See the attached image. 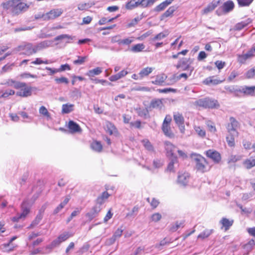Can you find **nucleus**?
Returning <instances> with one entry per match:
<instances>
[{
  "instance_id": "1",
  "label": "nucleus",
  "mask_w": 255,
  "mask_h": 255,
  "mask_svg": "<svg viewBox=\"0 0 255 255\" xmlns=\"http://www.w3.org/2000/svg\"><path fill=\"white\" fill-rule=\"evenodd\" d=\"M195 105L204 108H218L220 107V105L216 100L209 98L197 100L195 102Z\"/></svg>"
},
{
  "instance_id": "2",
  "label": "nucleus",
  "mask_w": 255,
  "mask_h": 255,
  "mask_svg": "<svg viewBox=\"0 0 255 255\" xmlns=\"http://www.w3.org/2000/svg\"><path fill=\"white\" fill-rule=\"evenodd\" d=\"M22 85L21 86L19 90L16 93V96L22 97H27L32 94V89L31 86H28L25 83L21 82Z\"/></svg>"
},
{
  "instance_id": "3",
  "label": "nucleus",
  "mask_w": 255,
  "mask_h": 255,
  "mask_svg": "<svg viewBox=\"0 0 255 255\" xmlns=\"http://www.w3.org/2000/svg\"><path fill=\"white\" fill-rule=\"evenodd\" d=\"M17 50L24 51L23 53L28 56L36 53L35 46L29 43L19 46Z\"/></svg>"
},
{
  "instance_id": "4",
  "label": "nucleus",
  "mask_w": 255,
  "mask_h": 255,
  "mask_svg": "<svg viewBox=\"0 0 255 255\" xmlns=\"http://www.w3.org/2000/svg\"><path fill=\"white\" fill-rule=\"evenodd\" d=\"M63 12L62 8H56L51 10L44 14V20L55 19L60 16Z\"/></svg>"
},
{
  "instance_id": "5",
  "label": "nucleus",
  "mask_w": 255,
  "mask_h": 255,
  "mask_svg": "<svg viewBox=\"0 0 255 255\" xmlns=\"http://www.w3.org/2000/svg\"><path fill=\"white\" fill-rule=\"evenodd\" d=\"M196 162V167L197 170L202 172H204L206 170V165L207 164L206 159L202 156H197L195 158Z\"/></svg>"
},
{
  "instance_id": "6",
  "label": "nucleus",
  "mask_w": 255,
  "mask_h": 255,
  "mask_svg": "<svg viewBox=\"0 0 255 255\" xmlns=\"http://www.w3.org/2000/svg\"><path fill=\"white\" fill-rule=\"evenodd\" d=\"M28 7V6L26 4L23 2H18L17 0H15L12 12L15 14H18L21 12L25 11Z\"/></svg>"
},
{
  "instance_id": "7",
  "label": "nucleus",
  "mask_w": 255,
  "mask_h": 255,
  "mask_svg": "<svg viewBox=\"0 0 255 255\" xmlns=\"http://www.w3.org/2000/svg\"><path fill=\"white\" fill-rule=\"evenodd\" d=\"M101 210V208L99 205L97 204L93 207L91 211L86 215V216L88 218V221L90 222L95 218L98 215Z\"/></svg>"
},
{
  "instance_id": "8",
  "label": "nucleus",
  "mask_w": 255,
  "mask_h": 255,
  "mask_svg": "<svg viewBox=\"0 0 255 255\" xmlns=\"http://www.w3.org/2000/svg\"><path fill=\"white\" fill-rule=\"evenodd\" d=\"M206 155L212 159L215 163H219L221 160L220 154L215 150H208L206 151Z\"/></svg>"
},
{
  "instance_id": "9",
  "label": "nucleus",
  "mask_w": 255,
  "mask_h": 255,
  "mask_svg": "<svg viewBox=\"0 0 255 255\" xmlns=\"http://www.w3.org/2000/svg\"><path fill=\"white\" fill-rule=\"evenodd\" d=\"M164 144L167 156L175 157L174 152L177 150V148L169 141H165Z\"/></svg>"
},
{
  "instance_id": "10",
  "label": "nucleus",
  "mask_w": 255,
  "mask_h": 255,
  "mask_svg": "<svg viewBox=\"0 0 255 255\" xmlns=\"http://www.w3.org/2000/svg\"><path fill=\"white\" fill-rule=\"evenodd\" d=\"M189 174L187 172L180 173L178 176V183L182 186H186L189 181Z\"/></svg>"
},
{
  "instance_id": "11",
  "label": "nucleus",
  "mask_w": 255,
  "mask_h": 255,
  "mask_svg": "<svg viewBox=\"0 0 255 255\" xmlns=\"http://www.w3.org/2000/svg\"><path fill=\"white\" fill-rule=\"evenodd\" d=\"M53 41L52 40H44L38 43L35 46L36 52L48 48L51 45Z\"/></svg>"
},
{
  "instance_id": "12",
  "label": "nucleus",
  "mask_w": 255,
  "mask_h": 255,
  "mask_svg": "<svg viewBox=\"0 0 255 255\" xmlns=\"http://www.w3.org/2000/svg\"><path fill=\"white\" fill-rule=\"evenodd\" d=\"M43 211H41V210L39 211L34 220L32 222L30 226L28 227V229L34 228L39 224L43 218Z\"/></svg>"
},
{
  "instance_id": "13",
  "label": "nucleus",
  "mask_w": 255,
  "mask_h": 255,
  "mask_svg": "<svg viewBox=\"0 0 255 255\" xmlns=\"http://www.w3.org/2000/svg\"><path fill=\"white\" fill-rule=\"evenodd\" d=\"M105 130L107 132L112 135L117 133V129L113 124L110 122H106L105 123Z\"/></svg>"
},
{
  "instance_id": "14",
  "label": "nucleus",
  "mask_w": 255,
  "mask_h": 255,
  "mask_svg": "<svg viewBox=\"0 0 255 255\" xmlns=\"http://www.w3.org/2000/svg\"><path fill=\"white\" fill-rule=\"evenodd\" d=\"M235 5L232 0H228L226 1L222 6V9L225 13L231 11L234 8Z\"/></svg>"
},
{
  "instance_id": "15",
  "label": "nucleus",
  "mask_w": 255,
  "mask_h": 255,
  "mask_svg": "<svg viewBox=\"0 0 255 255\" xmlns=\"http://www.w3.org/2000/svg\"><path fill=\"white\" fill-rule=\"evenodd\" d=\"M219 3V0L217 1H213L212 3L208 4V5L202 10V13L204 14H206L209 12L213 11L218 6Z\"/></svg>"
},
{
  "instance_id": "16",
  "label": "nucleus",
  "mask_w": 255,
  "mask_h": 255,
  "mask_svg": "<svg viewBox=\"0 0 255 255\" xmlns=\"http://www.w3.org/2000/svg\"><path fill=\"white\" fill-rule=\"evenodd\" d=\"M128 73V72L125 70H123L120 72L119 73L111 76L109 78V80L112 82L116 81L123 77H124L126 75H127Z\"/></svg>"
},
{
  "instance_id": "17",
  "label": "nucleus",
  "mask_w": 255,
  "mask_h": 255,
  "mask_svg": "<svg viewBox=\"0 0 255 255\" xmlns=\"http://www.w3.org/2000/svg\"><path fill=\"white\" fill-rule=\"evenodd\" d=\"M68 128L71 132H79L82 131L80 126L75 122L70 121L68 123Z\"/></svg>"
},
{
  "instance_id": "18",
  "label": "nucleus",
  "mask_w": 255,
  "mask_h": 255,
  "mask_svg": "<svg viewBox=\"0 0 255 255\" xmlns=\"http://www.w3.org/2000/svg\"><path fill=\"white\" fill-rule=\"evenodd\" d=\"M225 81V79L220 80L217 78H215L214 77H209L207 78H206L203 82V83L206 85H210V84H213V85H217L220 83H222L223 81Z\"/></svg>"
},
{
  "instance_id": "19",
  "label": "nucleus",
  "mask_w": 255,
  "mask_h": 255,
  "mask_svg": "<svg viewBox=\"0 0 255 255\" xmlns=\"http://www.w3.org/2000/svg\"><path fill=\"white\" fill-rule=\"evenodd\" d=\"M163 106L162 100L160 99L152 100L149 106V109H161Z\"/></svg>"
},
{
  "instance_id": "20",
  "label": "nucleus",
  "mask_w": 255,
  "mask_h": 255,
  "mask_svg": "<svg viewBox=\"0 0 255 255\" xmlns=\"http://www.w3.org/2000/svg\"><path fill=\"white\" fill-rule=\"evenodd\" d=\"M243 164L246 168L248 169H251L255 166V158L250 157L246 159L243 161Z\"/></svg>"
},
{
  "instance_id": "21",
  "label": "nucleus",
  "mask_w": 255,
  "mask_h": 255,
  "mask_svg": "<svg viewBox=\"0 0 255 255\" xmlns=\"http://www.w3.org/2000/svg\"><path fill=\"white\" fill-rule=\"evenodd\" d=\"M253 56V51H249L247 53L238 56V62L240 63H244L245 61Z\"/></svg>"
},
{
  "instance_id": "22",
  "label": "nucleus",
  "mask_w": 255,
  "mask_h": 255,
  "mask_svg": "<svg viewBox=\"0 0 255 255\" xmlns=\"http://www.w3.org/2000/svg\"><path fill=\"white\" fill-rule=\"evenodd\" d=\"M22 212L19 215V218H21V219L23 220L26 217V216L29 214L30 212V208L26 206V202H24L22 205Z\"/></svg>"
},
{
  "instance_id": "23",
  "label": "nucleus",
  "mask_w": 255,
  "mask_h": 255,
  "mask_svg": "<svg viewBox=\"0 0 255 255\" xmlns=\"http://www.w3.org/2000/svg\"><path fill=\"white\" fill-rule=\"evenodd\" d=\"M167 78V76L164 74L157 75L155 80L152 81V83L155 85H162Z\"/></svg>"
},
{
  "instance_id": "24",
  "label": "nucleus",
  "mask_w": 255,
  "mask_h": 255,
  "mask_svg": "<svg viewBox=\"0 0 255 255\" xmlns=\"http://www.w3.org/2000/svg\"><path fill=\"white\" fill-rule=\"evenodd\" d=\"M255 91V86L248 87L245 86L241 89H239V92H243L246 95H253Z\"/></svg>"
},
{
  "instance_id": "25",
  "label": "nucleus",
  "mask_w": 255,
  "mask_h": 255,
  "mask_svg": "<svg viewBox=\"0 0 255 255\" xmlns=\"http://www.w3.org/2000/svg\"><path fill=\"white\" fill-rule=\"evenodd\" d=\"M233 220H230L226 218H223L220 221V223L222 225V228H225V230H228L233 224Z\"/></svg>"
},
{
  "instance_id": "26",
  "label": "nucleus",
  "mask_w": 255,
  "mask_h": 255,
  "mask_svg": "<svg viewBox=\"0 0 255 255\" xmlns=\"http://www.w3.org/2000/svg\"><path fill=\"white\" fill-rule=\"evenodd\" d=\"M74 105L72 104L67 103L63 104L62 107V113L68 114L74 110Z\"/></svg>"
},
{
  "instance_id": "27",
  "label": "nucleus",
  "mask_w": 255,
  "mask_h": 255,
  "mask_svg": "<svg viewBox=\"0 0 255 255\" xmlns=\"http://www.w3.org/2000/svg\"><path fill=\"white\" fill-rule=\"evenodd\" d=\"M242 158V155L231 154L227 159V162L229 164L235 163L241 160Z\"/></svg>"
},
{
  "instance_id": "28",
  "label": "nucleus",
  "mask_w": 255,
  "mask_h": 255,
  "mask_svg": "<svg viewBox=\"0 0 255 255\" xmlns=\"http://www.w3.org/2000/svg\"><path fill=\"white\" fill-rule=\"evenodd\" d=\"M153 71V68L151 67H146L142 69L139 72L140 79H142L143 77L147 76Z\"/></svg>"
},
{
  "instance_id": "29",
  "label": "nucleus",
  "mask_w": 255,
  "mask_h": 255,
  "mask_svg": "<svg viewBox=\"0 0 255 255\" xmlns=\"http://www.w3.org/2000/svg\"><path fill=\"white\" fill-rule=\"evenodd\" d=\"M162 129L164 133V134L168 136V137H172L173 135V134L172 133L170 127L169 126V125H167L165 123H163L162 127Z\"/></svg>"
},
{
  "instance_id": "30",
  "label": "nucleus",
  "mask_w": 255,
  "mask_h": 255,
  "mask_svg": "<svg viewBox=\"0 0 255 255\" xmlns=\"http://www.w3.org/2000/svg\"><path fill=\"white\" fill-rule=\"evenodd\" d=\"M176 9L174 6H170L161 16V20H163L164 18L171 16L173 13Z\"/></svg>"
},
{
  "instance_id": "31",
  "label": "nucleus",
  "mask_w": 255,
  "mask_h": 255,
  "mask_svg": "<svg viewBox=\"0 0 255 255\" xmlns=\"http://www.w3.org/2000/svg\"><path fill=\"white\" fill-rule=\"evenodd\" d=\"M102 72V68L97 67L94 69L90 70L86 73V75L92 77L95 75H98L101 74Z\"/></svg>"
},
{
  "instance_id": "32",
  "label": "nucleus",
  "mask_w": 255,
  "mask_h": 255,
  "mask_svg": "<svg viewBox=\"0 0 255 255\" xmlns=\"http://www.w3.org/2000/svg\"><path fill=\"white\" fill-rule=\"evenodd\" d=\"M14 3H15V0H9L5 2H2L1 4V6L4 9L7 10L10 8H12L13 10L14 6Z\"/></svg>"
},
{
  "instance_id": "33",
  "label": "nucleus",
  "mask_w": 255,
  "mask_h": 255,
  "mask_svg": "<svg viewBox=\"0 0 255 255\" xmlns=\"http://www.w3.org/2000/svg\"><path fill=\"white\" fill-rule=\"evenodd\" d=\"M145 48V45L142 43H139L133 45L130 49L133 52L137 53L142 51Z\"/></svg>"
},
{
  "instance_id": "34",
  "label": "nucleus",
  "mask_w": 255,
  "mask_h": 255,
  "mask_svg": "<svg viewBox=\"0 0 255 255\" xmlns=\"http://www.w3.org/2000/svg\"><path fill=\"white\" fill-rule=\"evenodd\" d=\"M91 147L95 151L101 152L102 150V145L100 142L94 141L91 144Z\"/></svg>"
},
{
  "instance_id": "35",
  "label": "nucleus",
  "mask_w": 255,
  "mask_h": 255,
  "mask_svg": "<svg viewBox=\"0 0 255 255\" xmlns=\"http://www.w3.org/2000/svg\"><path fill=\"white\" fill-rule=\"evenodd\" d=\"M15 247L10 243L7 244H4L1 246V250L4 252H9L14 250Z\"/></svg>"
},
{
  "instance_id": "36",
  "label": "nucleus",
  "mask_w": 255,
  "mask_h": 255,
  "mask_svg": "<svg viewBox=\"0 0 255 255\" xmlns=\"http://www.w3.org/2000/svg\"><path fill=\"white\" fill-rule=\"evenodd\" d=\"M6 84L9 86H12L15 89H20L21 86L22 85L20 82L14 81L13 80H8Z\"/></svg>"
},
{
  "instance_id": "37",
  "label": "nucleus",
  "mask_w": 255,
  "mask_h": 255,
  "mask_svg": "<svg viewBox=\"0 0 255 255\" xmlns=\"http://www.w3.org/2000/svg\"><path fill=\"white\" fill-rule=\"evenodd\" d=\"M174 120L178 125L184 124V118L183 116L178 113L174 115Z\"/></svg>"
},
{
  "instance_id": "38",
  "label": "nucleus",
  "mask_w": 255,
  "mask_h": 255,
  "mask_svg": "<svg viewBox=\"0 0 255 255\" xmlns=\"http://www.w3.org/2000/svg\"><path fill=\"white\" fill-rule=\"evenodd\" d=\"M73 39V37L69 35L68 34H61L59 36H57L54 38V40H66V42H69V40H72Z\"/></svg>"
},
{
  "instance_id": "39",
  "label": "nucleus",
  "mask_w": 255,
  "mask_h": 255,
  "mask_svg": "<svg viewBox=\"0 0 255 255\" xmlns=\"http://www.w3.org/2000/svg\"><path fill=\"white\" fill-rule=\"evenodd\" d=\"M109 196V194L107 192H106V191L102 193V195L98 198V199H97L98 204L99 205H102L104 202L105 200L106 199H108Z\"/></svg>"
},
{
  "instance_id": "40",
  "label": "nucleus",
  "mask_w": 255,
  "mask_h": 255,
  "mask_svg": "<svg viewBox=\"0 0 255 255\" xmlns=\"http://www.w3.org/2000/svg\"><path fill=\"white\" fill-rule=\"evenodd\" d=\"M237 135H233V134H230L226 137V141L229 146L234 147L235 146L234 137Z\"/></svg>"
},
{
  "instance_id": "41",
  "label": "nucleus",
  "mask_w": 255,
  "mask_h": 255,
  "mask_svg": "<svg viewBox=\"0 0 255 255\" xmlns=\"http://www.w3.org/2000/svg\"><path fill=\"white\" fill-rule=\"evenodd\" d=\"M212 233L213 230L206 229L198 235V238L205 239L208 237Z\"/></svg>"
},
{
  "instance_id": "42",
  "label": "nucleus",
  "mask_w": 255,
  "mask_h": 255,
  "mask_svg": "<svg viewBox=\"0 0 255 255\" xmlns=\"http://www.w3.org/2000/svg\"><path fill=\"white\" fill-rule=\"evenodd\" d=\"M183 224H184L183 221H180V222L177 221L174 224H173L171 225V227L170 228V230L172 232H175L179 228H180L181 227H183Z\"/></svg>"
},
{
  "instance_id": "43",
  "label": "nucleus",
  "mask_w": 255,
  "mask_h": 255,
  "mask_svg": "<svg viewBox=\"0 0 255 255\" xmlns=\"http://www.w3.org/2000/svg\"><path fill=\"white\" fill-rule=\"evenodd\" d=\"M195 130L196 132L198 134V135L201 137H204L206 135V132L204 129H203L202 128H201L200 127H197L195 126L194 127Z\"/></svg>"
},
{
  "instance_id": "44",
  "label": "nucleus",
  "mask_w": 255,
  "mask_h": 255,
  "mask_svg": "<svg viewBox=\"0 0 255 255\" xmlns=\"http://www.w3.org/2000/svg\"><path fill=\"white\" fill-rule=\"evenodd\" d=\"M39 113L47 118H50V115L47 109L43 106L40 107L39 110Z\"/></svg>"
},
{
  "instance_id": "45",
  "label": "nucleus",
  "mask_w": 255,
  "mask_h": 255,
  "mask_svg": "<svg viewBox=\"0 0 255 255\" xmlns=\"http://www.w3.org/2000/svg\"><path fill=\"white\" fill-rule=\"evenodd\" d=\"M254 0H237L240 6H249Z\"/></svg>"
},
{
  "instance_id": "46",
  "label": "nucleus",
  "mask_w": 255,
  "mask_h": 255,
  "mask_svg": "<svg viewBox=\"0 0 255 255\" xmlns=\"http://www.w3.org/2000/svg\"><path fill=\"white\" fill-rule=\"evenodd\" d=\"M61 243L58 238L54 240L50 245L46 247V249L51 250L53 248L59 246Z\"/></svg>"
},
{
  "instance_id": "47",
  "label": "nucleus",
  "mask_w": 255,
  "mask_h": 255,
  "mask_svg": "<svg viewBox=\"0 0 255 255\" xmlns=\"http://www.w3.org/2000/svg\"><path fill=\"white\" fill-rule=\"evenodd\" d=\"M72 235L69 232H64L63 234H61L58 238L61 241V242H63L66 240H67L69 237H71Z\"/></svg>"
},
{
  "instance_id": "48",
  "label": "nucleus",
  "mask_w": 255,
  "mask_h": 255,
  "mask_svg": "<svg viewBox=\"0 0 255 255\" xmlns=\"http://www.w3.org/2000/svg\"><path fill=\"white\" fill-rule=\"evenodd\" d=\"M167 32H160L152 38L153 41L160 40L168 35Z\"/></svg>"
},
{
  "instance_id": "49",
  "label": "nucleus",
  "mask_w": 255,
  "mask_h": 255,
  "mask_svg": "<svg viewBox=\"0 0 255 255\" xmlns=\"http://www.w3.org/2000/svg\"><path fill=\"white\" fill-rule=\"evenodd\" d=\"M156 0H141V7H146L153 4Z\"/></svg>"
},
{
  "instance_id": "50",
  "label": "nucleus",
  "mask_w": 255,
  "mask_h": 255,
  "mask_svg": "<svg viewBox=\"0 0 255 255\" xmlns=\"http://www.w3.org/2000/svg\"><path fill=\"white\" fill-rule=\"evenodd\" d=\"M177 163V159L176 157H173L171 162L169 163L168 167H167V170L169 171H173L174 172L175 170H174V165Z\"/></svg>"
},
{
  "instance_id": "51",
  "label": "nucleus",
  "mask_w": 255,
  "mask_h": 255,
  "mask_svg": "<svg viewBox=\"0 0 255 255\" xmlns=\"http://www.w3.org/2000/svg\"><path fill=\"white\" fill-rule=\"evenodd\" d=\"M135 3V0H131L126 3V8L128 10H131L136 8Z\"/></svg>"
},
{
  "instance_id": "52",
  "label": "nucleus",
  "mask_w": 255,
  "mask_h": 255,
  "mask_svg": "<svg viewBox=\"0 0 255 255\" xmlns=\"http://www.w3.org/2000/svg\"><path fill=\"white\" fill-rule=\"evenodd\" d=\"M141 19L140 18L137 17L131 20L127 25V28H130L133 26H134L136 24H137V23L139 21V20Z\"/></svg>"
},
{
  "instance_id": "53",
  "label": "nucleus",
  "mask_w": 255,
  "mask_h": 255,
  "mask_svg": "<svg viewBox=\"0 0 255 255\" xmlns=\"http://www.w3.org/2000/svg\"><path fill=\"white\" fill-rule=\"evenodd\" d=\"M255 75V67L248 70L246 74V77L248 79L253 78Z\"/></svg>"
},
{
  "instance_id": "54",
  "label": "nucleus",
  "mask_w": 255,
  "mask_h": 255,
  "mask_svg": "<svg viewBox=\"0 0 255 255\" xmlns=\"http://www.w3.org/2000/svg\"><path fill=\"white\" fill-rule=\"evenodd\" d=\"M134 38L133 37H128L124 39H122L121 45H128L133 41Z\"/></svg>"
},
{
  "instance_id": "55",
  "label": "nucleus",
  "mask_w": 255,
  "mask_h": 255,
  "mask_svg": "<svg viewBox=\"0 0 255 255\" xmlns=\"http://www.w3.org/2000/svg\"><path fill=\"white\" fill-rule=\"evenodd\" d=\"M142 143H143L144 146L145 147V148L146 149H147L149 151L153 150V148L152 145L151 144L150 142L148 140H147L146 139L143 140Z\"/></svg>"
},
{
  "instance_id": "56",
  "label": "nucleus",
  "mask_w": 255,
  "mask_h": 255,
  "mask_svg": "<svg viewBox=\"0 0 255 255\" xmlns=\"http://www.w3.org/2000/svg\"><path fill=\"white\" fill-rule=\"evenodd\" d=\"M178 80L179 78H178V76H176V75H173L171 77L168 78L167 80L168 82L167 85H172L174 83H176Z\"/></svg>"
},
{
  "instance_id": "57",
  "label": "nucleus",
  "mask_w": 255,
  "mask_h": 255,
  "mask_svg": "<svg viewBox=\"0 0 255 255\" xmlns=\"http://www.w3.org/2000/svg\"><path fill=\"white\" fill-rule=\"evenodd\" d=\"M225 89L230 93L239 92V89H238L237 86H226L225 87Z\"/></svg>"
},
{
  "instance_id": "58",
  "label": "nucleus",
  "mask_w": 255,
  "mask_h": 255,
  "mask_svg": "<svg viewBox=\"0 0 255 255\" xmlns=\"http://www.w3.org/2000/svg\"><path fill=\"white\" fill-rule=\"evenodd\" d=\"M147 201L150 203L151 206L154 209L156 208L159 204V201L154 198L152 199L150 202L149 198H147Z\"/></svg>"
},
{
  "instance_id": "59",
  "label": "nucleus",
  "mask_w": 255,
  "mask_h": 255,
  "mask_svg": "<svg viewBox=\"0 0 255 255\" xmlns=\"http://www.w3.org/2000/svg\"><path fill=\"white\" fill-rule=\"evenodd\" d=\"M161 215L159 213H156L152 215L151 220L152 221L157 222L161 219Z\"/></svg>"
},
{
  "instance_id": "60",
  "label": "nucleus",
  "mask_w": 255,
  "mask_h": 255,
  "mask_svg": "<svg viewBox=\"0 0 255 255\" xmlns=\"http://www.w3.org/2000/svg\"><path fill=\"white\" fill-rule=\"evenodd\" d=\"M78 59L77 60H74L73 61V63L74 64H76V65L82 64L85 62L86 59H87L86 56H84V57L78 56Z\"/></svg>"
},
{
  "instance_id": "61",
  "label": "nucleus",
  "mask_w": 255,
  "mask_h": 255,
  "mask_svg": "<svg viewBox=\"0 0 255 255\" xmlns=\"http://www.w3.org/2000/svg\"><path fill=\"white\" fill-rule=\"evenodd\" d=\"M55 81L58 84L64 83L67 84L69 83L68 79L67 78L64 77L56 78L55 79Z\"/></svg>"
},
{
  "instance_id": "62",
  "label": "nucleus",
  "mask_w": 255,
  "mask_h": 255,
  "mask_svg": "<svg viewBox=\"0 0 255 255\" xmlns=\"http://www.w3.org/2000/svg\"><path fill=\"white\" fill-rule=\"evenodd\" d=\"M228 131L229 134H233V135H238V132L236 130V128L232 126L230 124L227 127Z\"/></svg>"
},
{
  "instance_id": "63",
  "label": "nucleus",
  "mask_w": 255,
  "mask_h": 255,
  "mask_svg": "<svg viewBox=\"0 0 255 255\" xmlns=\"http://www.w3.org/2000/svg\"><path fill=\"white\" fill-rule=\"evenodd\" d=\"M15 94L14 91L12 90H8L4 92L0 97L6 98L10 95H13Z\"/></svg>"
},
{
  "instance_id": "64",
  "label": "nucleus",
  "mask_w": 255,
  "mask_h": 255,
  "mask_svg": "<svg viewBox=\"0 0 255 255\" xmlns=\"http://www.w3.org/2000/svg\"><path fill=\"white\" fill-rule=\"evenodd\" d=\"M123 232V230L122 228H118L116 231L113 236L117 240L122 236Z\"/></svg>"
}]
</instances>
